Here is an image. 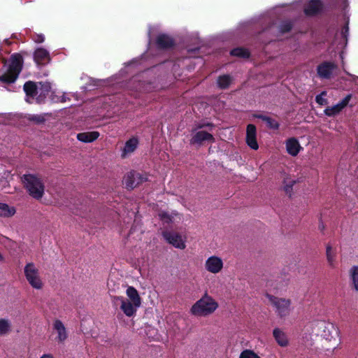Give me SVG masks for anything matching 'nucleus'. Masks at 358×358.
Returning <instances> with one entry per match:
<instances>
[{
    "mask_svg": "<svg viewBox=\"0 0 358 358\" xmlns=\"http://www.w3.org/2000/svg\"><path fill=\"white\" fill-rule=\"evenodd\" d=\"M127 298L123 296H114L113 302L120 304L121 310L127 317H133L136 315L137 309L141 305V299L138 292L133 287H129L126 290Z\"/></svg>",
    "mask_w": 358,
    "mask_h": 358,
    "instance_id": "obj_1",
    "label": "nucleus"
},
{
    "mask_svg": "<svg viewBox=\"0 0 358 358\" xmlns=\"http://www.w3.org/2000/svg\"><path fill=\"white\" fill-rule=\"evenodd\" d=\"M218 307L217 301L205 294L192 306L190 313L197 317H207L214 313Z\"/></svg>",
    "mask_w": 358,
    "mask_h": 358,
    "instance_id": "obj_2",
    "label": "nucleus"
},
{
    "mask_svg": "<svg viewBox=\"0 0 358 358\" xmlns=\"http://www.w3.org/2000/svg\"><path fill=\"white\" fill-rule=\"evenodd\" d=\"M22 182L29 194L36 200H40L45 193L43 180L34 174H24L21 178Z\"/></svg>",
    "mask_w": 358,
    "mask_h": 358,
    "instance_id": "obj_3",
    "label": "nucleus"
},
{
    "mask_svg": "<svg viewBox=\"0 0 358 358\" xmlns=\"http://www.w3.org/2000/svg\"><path fill=\"white\" fill-rule=\"evenodd\" d=\"M22 58L20 55H13L9 62L8 69L0 76V81L11 83L15 81L22 69Z\"/></svg>",
    "mask_w": 358,
    "mask_h": 358,
    "instance_id": "obj_4",
    "label": "nucleus"
},
{
    "mask_svg": "<svg viewBox=\"0 0 358 358\" xmlns=\"http://www.w3.org/2000/svg\"><path fill=\"white\" fill-rule=\"evenodd\" d=\"M24 274L29 285L34 289L41 290L44 287V282L38 268L32 262L28 263L24 268Z\"/></svg>",
    "mask_w": 358,
    "mask_h": 358,
    "instance_id": "obj_5",
    "label": "nucleus"
},
{
    "mask_svg": "<svg viewBox=\"0 0 358 358\" xmlns=\"http://www.w3.org/2000/svg\"><path fill=\"white\" fill-rule=\"evenodd\" d=\"M39 85L40 87L37 86L34 82H27L24 85V90L26 94L30 97H34L39 93L40 95L37 99L38 101H41L43 97L50 92L51 86L49 83H39Z\"/></svg>",
    "mask_w": 358,
    "mask_h": 358,
    "instance_id": "obj_6",
    "label": "nucleus"
},
{
    "mask_svg": "<svg viewBox=\"0 0 358 358\" xmlns=\"http://www.w3.org/2000/svg\"><path fill=\"white\" fill-rule=\"evenodd\" d=\"M268 301L276 308V312L280 317H286L292 311L291 301L288 299L278 298L267 294Z\"/></svg>",
    "mask_w": 358,
    "mask_h": 358,
    "instance_id": "obj_7",
    "label": "nucleus"
},
{
    "mask_svg": "<svg viewBox=\"0 0 358 358\" xmlns=\"http://www.w3.org/2000/svg\"><path fill=\"white\" fill-rule=\"evenodd\" d=\"M164 239L174 248L184 250L186 248L187 236L184 234L172 231H165L162 233Z\"/></svg>",
    "mask_w": 358,
    "mask_h": 358,
    "instance_id": "obj_8",
    "label": "nucleus"
},
{
    "mask_svg": "<svg viewBox=\"0 0 358 358\" xmlns=\"http://www.w3.org/2000/svg\"><path fill=\"white\" fill-rule=\"evenodd\" d=\"M224 260L217 255L209 256L204 262L203 266L206 271L211 274H218L223 271Z\"/></svg>",
    "mask_w": 358,
    "mask_h": 358,
    "instance_id": "obj_9",
    "label": "nucleus"
},
{
    "mask_svg": "<svg viewBox=\"0 0 358 358\" xmlns=\"http://www.w3.org/2000/svg\"><path fill=\"white\" fill-rule=\"evenodd\" d=\"M320 328L322 329V336L329 341L336 344L337 338L338 336V329L332 323L322 322Z\"/></svg>",
    "mask_w": 358,
    "mask_h": 358,
    "instance_id": "obj_10",
    "label": "nucleus"
},
{
    "mask_svg": "<svg viewBox=\"0 0 358 358\" xmlns=\"http://www.w3.org/2000/svg\"><path fill=\"white\" fill-rule=\"evenodd\" d=\"M52 334L55 335V341L63 343L68 338V332L64 323L59 320H55L52 323Z\"/></svg>",
    "mask_w": 358,
    "mask_h": 358,
    "instance_id": "obj_11",
    "label": "nucleus"
},
{
    "mask_svg": "<svg viewBox=\"0 0 358 358\" xmlns=\"http://www.w3.org/2000/svg\"><path fill=\"white\" fill-rule=\"evenodd\" d=\"M351 99L352 95L348 94L338 103L327 107L324 110V114L329 117H333L339 114L348 106Z\"/></svg>",
    "mask_w": 358,
    "mask_h": 358,
    "instance_id": "obj_12",
    "label": "nucleus"
},
{
    "mask_svg": "<svg viewBox=\"0 0 358 358\" xmlns=\"http://www.w3.org/2000/svg\"><path fill=\"white\" fill-rule=\"evenodd\" d=\"M246 143L251 148L257 150L259 145L257 141V129L254 124H250L246 129Z\"/></svg>",
    "mask_w": 358,
    "mask_h": 358,
    "instance_id": "obj_13",
    "label": "nucleus"
},
{
    "mask_svg": "<svg viewBox=\"0 0 358 358\" xmlns=\"http://www.w3.org/2000/svg\"><path fill=\"white\" fill-rule=\"evenodd\" d=\"M285 144L287 152L292 157L297 156L303 149L299 141L294 137L287 139Z\"/></svg>",
    "mask_w": 358,
    "mask_h": 358,
    "instance_id": "obj_14",
    "label": "nucleus"
},
{
    "mask_svg": "<svg viewBox=\"0 0 358 358\" xmlns=\"http://www.w3.org/2000/svg\"><path fill=\"white\" fill-rule=\"evenodd\" d=\"M273 336L278 345L282 348L289 345V339L287 333L280 328H275L273 330Z\"/></svg>",
    "mask_w": 358,
    "mask_h": 358,
    "instance_id": "obj_15",
    "label": "nucleus"
},
{
    "mask_svg": "<svg viewBox=\"0 0 358 358\" xmlns=\"http://www.w3.org/2000/svg\"><path fill=\"white\" fill-rule=\"evenodd\" d=\"M336 69V65L332 62H324L317 66L319 76L322 78H329L332 72Z\"/></svg>",
    "mask_w": 358,
    "mask_h": 358,
    "instance_id": "obj_16",
    "label": "nucleus"
},
{
    "mask_svg": "<svg viewBox=\"0 0 358 358\" xmlns=\"http://www.w3.org/2000/svg\"><path fill=\"white\" fill-rule=\"evenodd\" d=\"M326 259L328 266L330 268H335L337 264V250L331 244L328 243L326 245Z\"/></svg>",
    "mask_w": 358,
    "mask_h": 358,
    "instance_id": "obj_17",
    "label": "nucleus"
},
{
    "mask_svg": "<svg viewBox=\"0 0 358 358\" xmlns=\"http://www.w3.org/2000/svg\"><path fill=\"white\" fill-rule=\"evenodd\" d=\"M34 57L35 62L38 65H45L50 61L48 51L42 48L35 50Z\"/></svg>",
    "mask_w": 358,
    "mask_h": 358,
    "instance_id": "obj_18",
    "label": "nucleus"
},
{
    "mask_svg": "<svg viewBox=\"0 0 358 358\" xmlns=\"http://www.w3.org/2000/svg\"><path fill=\"white\" fill-rule=\"evenodd\" d=\"M204 141L213 142L214 138L210 134L203 131H199L196 132L192 136V138L190 141L192 144L199 145L201 144Z\"/></svg>",
    "mask_w": 358,
    "mask_h": 358,
    "instance_id": "obj_19",
    "label": "nucleus"
},
{
    "mask_svg": "<svg viewBox=\"0 0 358 358\" xmlns=\"http://www.w3.org/2000/svg\"><path fill=\"white\" fill-rule=\"evenodd\" d=\"M140 180L139 173L130 172L124 177V182L127 188L133 189L139 184Z\"/></svg>",
    "mask_w": 358,
    "mask_h": 358,
    "instance_id": "obj_20",
    "label": "nucleus"
},
{
    "mask_svg": "<svg viewBox=\"0 0 358 358\" xmlns=\"http://www.w3.org/2000/svg\"><path fill=\"white\" fill-rule=\"evenodd\" d=\"M322 8V4L319 0H311L306 6L304 11L306 15H312L316 14Z\"/></svg>",
    "mask_w": 358,
    "mask_h": 358,
    "instance_id": "obj_21",
    "label": "nucleus"
},
{
    "mask_svg": "<svg viewBox=\"0 0 358 358\" xmlns=\"http://www.w3.org/2000/svg\"><path fill=\"white\" fill-rule=\"evenodd\" d=\"M138 144V139L136 138H131L128 140L124 145V148L122 150V157H125L129 155H131L137 148Z\"/></svg>",
    "mask_w": 358,
    "mask_h": 358,
    "instance_id": "obj_22",
    "label": "nucleus"
},
{
    "mask_svg": "<svg viewBox=\"0 0 358 358\" xmlns=\"http://www.w3.org/2000/svg\"><path fill=\"white\" fill-rule=\"evenodd\" d=\"M12 331V322L10 319L0 318V336L8 335Z\"/></svg>",
    "mask_w": 358,
    "mask_h": 358,
    "instance_id": "obj_23",
    "label": "nucleus"
},
{
    "mask_svg": "<svg viewBox=\"0 0 358 358\" xmlns=\"http://www.w3.org/2000/svg\"><path fill=\"white\" fill-rule=\"evenodd\" d=\"M99 136V134L97 131L83 132L80 133L77 135V138L84 143H91Z\"/></svg>",
    "mask_w": 358,
    "mask_h": 358,
    "instance_id": "obj_24",
    "label": "nucleus"
},
{
    "mask_svg": "<svg viewBox=\"0 0 358 358\" xmlns=\"http://www.w3.org/2000/svg\"><path fill=\"white\" fill-rule=\"evenodd\" d=\"M349 277L352 289L358 292V266H353L350 268Z\"/></svg>",
    "mask_w": 358,
    "mask_h": 358,
    "instance_id": "obj_25",
    "label": "nucleus"
},
{
    "mask_svg": "<svg viewBox=\"0 0 358 358\" xmlns=\"http://www.w3.org/2000/svg\"><path fill=\"white\" fill-rule=\"evenodd\" d=\"M159 217L162 222L167 224L176 222L178 220H180V216L178 213L169 214L166 212H162L159 214Z\"/></svg>",
    "mask_w": 358,
    "mask_h": 358,
    "instance_id": "obj_26",
    "label": "nucleus"
},
{
    "mask_svg": "<svg viewBox=\"0 0 358 358\" xmlns=\"http://www.w3.org/2000/svg\"><path fill=\"white\" fill-rule=\"evenodd\" d=\"M15 213V209L13 207H10L6 203H0V216L10 217Z\"/></svg>",
    "mask_w": 358,
    "mask_h": 358,
    "instance_id": "obj_27",
    "label": "nucleus"
},
{
    "mask_svg": "<svg viewBox=\"0 0 358 358\" xmlns=\"http://www.w3.org/2000/svg\"><path fill=\"white\" fill-rule=\"evenodd\" d=\"M257 117L264 121L266 124V126L271 129H277L279 127L278 122L270 117L261 115H257Z\"/></svg>",
    "mask_w": 358,
    "mask_h": 358,
    "instance_id": "obj_28",
    "label": "nucleus"
},
{
    "mask_svg": "<svg viewBox=\"0 0 358 358\" xmlns=\"http://www.w3.org/2000/svg\"><path fill=\"white\" fill-rule=\"evenodd\" d=\"M157 44L162 48H168L173 45V41L166 35H159L157 38Z\"/></svg>",
    "mask_w": 358,
    "mask_h": 358,
    "instance_id": "obj_29",
    "label": "nucleus"
},
{
    "mask_svg": "<svg viewBox=\"0 0 358 358\" xmlns=\"http://www.w3.org/2000/svg\"><path fill=\"white\" fill-rule=\"evenodd\" d=\"M232 78L228 75H223L218 78L217 84L221 88L228 87L232 83Z\"/></svg>",
    "mask_w": 358,
    "mask_h": 358,
    "instance_id": "obj_30",
    "label": "nucleus"
},
{
    "mask_svg": "<svg viewBox=\"0 0 358 358\" xmlns=\"http://www.w3.org/2000/svg\"><path fill=\"white\" fill-rule=\"evenodd\" d=\"M231 54L234 56H237L240 57H249V52L247 50L243 48H235L233 50H231Z\"/></svg>",
    "mask_w": 358,
    "mask_h": 358,
    "instance_id": "obj_31",
    "label": "nucleus"
},
{
    "mask_svg": "<svg viewBox=\"0 0 358 358\" xmlns=\"http://www.w3.org/2000/svg\"><path fill=\"white\" fill-rule=\"evenodd\" d=\"M59 94H56L55 92H52L50 96L52 101L55 102H65L66 101V96L62 92H58Z\"/></svg>",
    "mask_w": 358,
    "mask_h": 358,
    "instance_id": "obj_32",
    "label": "nucleus"
},
{
    "mask_svg": "<svg viewBox=\"0 0 358 358\" xmlns=\"http://www.w3.org/2000/svg\"><path fill=\"white\" fill-rule=\"evenodd\" d=\"M327 92L324 91L317 95L315 98L316 102L320 105H327L328 103L327 99L325 98Z\"/></svg>",
    "mask_w": 358,
    "mask_h": 358,
    "instance_id": "obj_33",
    "label": "nucleus"
},
{
    "mask_svg": "<svg viewBox=\"0 0 358 358\" xmlns=\"http://www.w3.org/2000/svg\"><path fill=\"white\" fill-rule=\"evenodd\" d=\"M239 358H260L256 353L252 350H246L243 351Z\"/></svg>",
    "mask_w": 358,
    "mask_h": 358,
    "instance_id": "obj_34",
    "label": "nucleus"
},
{
    "mask_svg": "<svg viewBox=\"0 0 358 358\" xmlns=\"http://www.w3.org/2000/svg\"><path fill=\"white\" fill-rule=\"evenodd\" d=\"M36 43H43L45 40V36L43 34H36L33 38Z\"/></svg>",
    "mask_w": 358,
    "mask_h": 358,
    "instance_id": "obj_35",
    "label": "nucleus"
},
{
    "mask_svg": "<svg viewBox=\"0 0 358 358\" xmlns=\"http://www.w3.org/2000/svg\"><path fill=\"white\" fill-rule=\"evenodd\" d=\"M290 29H291V24H290V23H287V24H285L283 26V28H282V31L283 32H285V31H288Z\"/></svg>",
    "mask_w": 358,
    "mask_h": 358,
    "instance_id": "obj_36",
    "label": "nucleus"
},
{
    "mask_svg": "<svg viewBox=\"0 0 358 358\" xmlns=\"http://www.w3.org/2000/svg\"><path fill=\"white\" fill-rule=\"evenodd\" d=\"M40 358H54L50 354H43Z\"/></svg>",
    "mask_w": 358,
    "mask_h": 358,
    "instance_id": "obj_37",
    "label": "nucleus"
},
{
    "mask_svg": "<svg viewBox=\"0 0 358 358\" xmlns=\"http://www.w3.org/2000/svg\"><path fill=\"white\" fill-rule=\"evenodd\" d=\"M350 76L352 77V80L354 81L358 80V77L357 76H353V75H350Z\"/></svg>",
    "mask_w": 358,
    "mask_h": 358,
    "instance_id": "obj_38",
    "label": "nucleus"
},
{
    "mask_svg": "<svg viewBox=\"0 0 358 358\" xmlns=\"http://www.w3.org/2000/svg\"><path fill=\"white\" fill-rule=\"evenodd\" d=\"M320 229H322V230L324 229V226L323 225L320 226Z\"/></svg>",
    "mask_w": 358,
    "mask_h": 358,
    "instance_id": "obj_39",
    "label": "nucleus"
},
{
    "mask_svg": "<svg viewBox=\"0 0 358 358\" xmlns=\"http://www.w3.org/2000/svg\"><path fill=\"white\" fill-rule=\"evenodd\" d=\"M0 260H3V257L1 254H0Z\"/></svg>",
    "mask_w": 358,
    "mask_h": 358,
    "instance_id": "obj_40",
    "label": "nucleus"
},
{
    "mask_svg": "<svg viewBox=\"0 0 358 358\" xmlns=\"http://www.w3.org/2000/svg\"><path fill=\"white\" fill-rule=\"evenodd\" d=\"M357 125H358V120H357Z\"/></svg>",
    "mask_w": 358,
    "mask_h": 358,
    "instance_id": "obj_41",
    "label": "nucleus"
}]
</instances>
